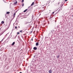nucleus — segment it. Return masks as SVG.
Here are the masks:
<instances>
[{"label": "nucleus", "mask_w": 73, "mask_h": 73, "mask_svg": "<svg viewBox=\"0 0 73 73\" xmlns=\"http://www.w3.org/2000/svg\"><path fill=\"white\" fill-rule=\"evenodd\" d=\"M33 4H34V2H33L32 3L31 5V6H32Z\"/></svg>", "instance_id": "8"}, {"label": "nucleus", "mask_w": 73, "mask_h": 73, "mask_svg": "<svg viewBox=\"0 0 73 73\" xmlns=\"http://www.w3.org/2000/svg\"><path fill=\"white\" fill-rule=\"evenodd\" d=\"M15 42H13L12 44L11 45L12 46L14 45H15Z\"/></svg>", "instance_id": "4"}, {"label": "nucleus", "mask_w": 73, "mask_h": 73, "mask_svg": "<svg viewBox=\"0 0 73 73\" xmlns=\"http://www.w3.org/2000/svg\"><path fill=\"white\" fill-rule=\"evenodd\" d=\"M17 34L18 35H19V34H20V33L18 32V33H17Z\"/></svg>", "instance_id": "11"}, {"label": "nucleus", "mask_w": 73, "mask_h": 73, "mask_svg": "<svg viewBox=\"0 0 73 73\" xmlns=\"http://www.w3.org/2000/svg\"><path fill=\"white\" fill-rule=\"evenodd\" d=\"M16 1V2H15L14 3V4H17V1Z\"/></svg>", "instance_id": "6"}, {"label": "nucleus", "mask_w": 73, "mask_h": 73, "mask_svg": "<svg viewBox=\"0 0 73 73\" xmlns=\"http://www.w3.org/2000/svg\"><path fill=\"white\" fill-rule=\"evenodd\" d=\"M7 14H9L10 13V12H7Z\"/></svg>", "instance_id": "10"}, {"label": "nucleus", "mask_w": 73, "mask_h": 73, "mask_svg": "<svg viewBox=\"0 0 73 73\" xmlns=\"http://www.w3.org/2000/svg\"><path fill=\"white\" fill-rule=\"evenodd\" d=\"M37 47H35L33 48V49L34 50H37Z\"/></svg>", "instance_id": "1"}, {"label": "nucleus", "mask_w": 73, "mask_h": 73, "mask_svg": "<svg viewBox=\"0 0 73 73\" xmlns=\"http://www.w3.org/2000/svg\"><path fill=\"white\" fill-rule=\"evenodd\" d=\"M4 21H2V22H1V23L3 24H4Z\"/></svg>", "instance_id": "7"}, {"label": "nucleus", "mask_w": 73, "mask_h": 73, "mask_svg": "<svg viewBox=\"0 0 73 73\" xmlns=\"http://www.w3.org/2000/svg\"><path fill=\"white\" fill-rule=\"evenodd\" d=\"M15 29H17V27H15Z\"/></svg>", "instance_id": "13"}, {"label": "nucleus", "mask_w": 73, "mask_h": 73, "mask_svg": "<svg viewBox=\"0 0 73 73\" xmlns=\"http://www.w3.org/2000/svg\"><path fill=\"white\" fill-rule=\"evenodd\" d=\"M60 57V56L59 55H58V56H57V58H58V57Z\"/></svg>", "instance_id": "12"}, {"label": "nucleus", "mask_w": 73, "mask_h": 73, "mask_svg": "<svg viewBox=\"0 0 73 73\" xmlns=\"http://www.w3.org/2000/svg\"><path fill=\"white\" fill-rule=\"evenodd\" d=\"M3 39H2V40H1V41H3Z\"/></svg>", "instance_id": "23"}, {"label": "nucleus", "mask_w": 73, "mask_h": 73, "mask_svg": "<svg viewBox=\"0 0 73 73\" xmlns=\"http://www.w3.org/2000/svg\"><path fill=\"white\" fill-rule=\"evenodd\" d=\"M60 9L59 11H60Z\"/></svg>", "instance_id": "25"}, {"label": "nucleus", "mask_w": 73, "mask_h": 73, "mask_svg": "<svg viewBox=\"0 0 73 73\" xmlns=\"http://www.w3.org/2000/svg\"><path fill=\"white\" fill-rule=\"evenodd\" d=\"M54 13V12H52V14H53V13Z\"/></svg>", "instance_id": "18"}, {"label": "nucleus", "mask_w": 73, "mask_h": 73, "mask_svg": "<svg viewBox=\"0 0 73 73\" xmlns=\"http://www.w3.org/2000/svg\"><path fill=\"white\" fill-rule=\"evenodd\" d=\"M68 1V0H65V1Z\"/></svg>", "instance_id": "17"}, {"label": "nucleus", "mask_w": 73, "mask_h": 73, "mask_svg": "<svg viewBox=\"0 0 73 73\" xmlns=\"http://www.w3.org/2000/svg\"><path fill=\"white\" fill-rule=\"evenodd\" d=\"M52 70H49V73H52Z\"/></svg>", "instance_id": "2"}, {"label": "nucleus", "mask_w": 73, "mask_h": 73, "mask_svg": "<svg viewBox=\"0 0 73 73\" xmlns=\"http://www.w3.org/2000/svg\"><path fill=\"white\" fill-rule=\"evenodd\" d=\"M60 4V3H59H59H58V4Z\"/></svg>", "instance_id": "21"}, {"label": "nucleus", "mask_w": 73, "mask_h": 73, "mask_svg": "<svg viewBox=\"0 0 73 73\" xmlns=\"http://www.w3.org/2000/svg\"><path fill=\"white\" fill-rule=\"evenodd\" d=\"M22 32H23V30H21L20 31V32H22Z\"/></svg>", "instance_id": "14"}, {"label": "nucleus", "mask_w": 73, "mask_h": 73, "mask_svg": "<svg viewBox=\"0 0 73 73\" xmlns=\"http://www.w3.org/2000/svg\"><path fill=\"white\" fill-rule=\"evenodd\" d=\"M24 0H22V3H23V2H24Z\"/></svg>", "instance_id": "15"}, {"label": "nucleus", "mask_w": 73, "mask_h": 73, "mask_svg": "<svg viewBox=\"0 0 73 73\" xmlns=\"http://www.w3.org/2000/svg\"><path fill=\"white\" fill-rule=\"evenodd\" d=\"M62 7V5L61 6V7Z\"/></svg>", "instance_id": "19"}, {"label": "nucleus", "mask_w": 73, "mask_h": 73, "mask_svg": "<svg viewBox=\"0 0 73 73\" xmlns=\"http://www.w3.org/2000/svg\"><path fill=\"white\" fill-rule=\"evenodd\" d=\"M36 46H38V42L36 43Z\"/></svg>", "instance_id": "3"}, {"label": "nucleus", "mask_w": 73, "mask_h": 73, "mask_svg": "<svg viewBox=\"0 0 73 73\" xmlns=\"http://www.w3.org/2000/svg\"><path fill=\"white\" fill-rule=\"evenodd\" d=\"M28 10V9H27L26 10H25V11H23L24 12H27V11Z\"/></svg>", "instance_id": "5"}, {"label": "nucleus", "mask_w": 73, "mask_h": 73, "mask_svg": "<svg viewBox=\"0 0 73 73\" xmlns=\"http://www.w3.org/2000/svg\"><path fill=\"white\" fill-rule=\"evenodd\" d=\"M15 15H16V13H15L13 15V16L14 17H15Z\"/></svg>", "instance_id": "9"}, {"label": "nucleus", "mask_w": 73, "mask_h": 73, "mask_svg": "<svg viewBox=\"0 0 73 73\" xmlns=\"http://www.w3.org/2000/svg\"><path fill=\"white\" fill-rule=\"evenodd\" d=\"M31 40H32V41H33V38H32V39H31Z\"/></svg>", "instance_id": "20"}, {"label": "nucleus", "mask_w": 73, "mask_h": 73, "mask_svg": "<svg viewBox=\"0 0 73 73\" xmlns=\"http://www.w3.org/2000/svg\"><path fill=\"white\" fill-rule=\"evenodd\" d=\"M24 4H23V5H22V7H23L24 6Z\"/></svg>", "instance_id": "16"}, {"label": "nucleus", "mask_w": 73, "mask_h": 73, "mask_svg": "<svg viewBox=\"0 0 73 73\" xmlns=\"http://www.w3.org/2000/svg\"><path fill=\"white\" fill-rule=\"evenodd\" d=\"M19 73H22V72H20Z\"/></svg>", "instance_id": "22"}, {"label": "nucleus", "mask_w": 73, "mask_h": 73, "mask_svg": "<svg viewBox=\"0 0 73 73\" xmlns=\"http://www.w3.org/2000/svg\"><path fill=\"white\" fill-rule=\"evenodd\" d=\"M72 17H73V15H72Z\"/></svg>", "instance_id": "24"}]
</instances>
